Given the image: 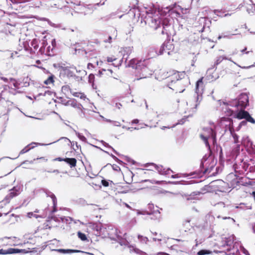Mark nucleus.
I'll return each mask as SVG.
<instances>
[{"instance_id": "393cba45", "label": "nucleus", "mask_w": 255, "mask_h": 255, "mask_svg": "<svg viewBox=\"0 0 255 255\" xmlns=\"http://www.w3.org/2000/svg\"><path fill=\"white\" fill-rule=\"evenodd\" d=\"M53 213H52V211H51L50 215H49V216L48 217L49 219H50L51 220H53L55 222H59L60 219L62 220V222H63V219H64L63 217H60V218L57 217L55 216L52 215Z\"/></svg>"}, {"instance_id": "49530a36", "label": "nucleus", "mask_w": 255, "mask_h": 255, "mask_svg": "<svg viewBox=\"0 0 255 255\" xmlns=\"http://www.w3.org/2000/svg\"><path fill=\"white\" fill-rule=\"evenodd\" d=\"M247 142L246 143V145L248 146H250V147L252 146L253 142L252 141H251V140L248 137H247ZM245 141H246V140H245L244 141V143L245 144H246Z\"/></svg>"}, {"instance_id": "39448f33", "label": "nucleus", "mask_w": 255, "mask_h": 255, "mask_svg": "<svg viewBox=\"0 0 255 255\" xmlns=\"http://www.w3.org/2000/svg\"><path fill=\"white\" fill-rule=\"evenodd\" d=\"M203 78L199 79L196 83V88L194 96L196 98V104L194 108L197 109L198 106L202 100V94L203 93Z\"/></svg>"}, {"instance_id": "6ab92c4d", "label": "nucleus", "mask_w": 255, "mask_h": 255, "mask_svg": "<svg viewBox=\"0 0 255 255\" xmlns=\"http://www.w3.org/2000/svg\"><path fill=\"white\" fill-rule=\"evenodd\" d=\"M132 51V47H126L124 48L123 53V56L122 60H125V62H126L128 59L129 55L131 53Z\"/></svg>"}, {"instance_id": "338daca9", "label": "nucleus", "mask_w": 255, "mask_h": 255, "mask_svg": "<svg viewBox=\"0 0 255 255\" xmlns=\"http://www.w3.org/2000/svg\"><path fill=\"white\" fill-rule=\"evenodd\" d=\"M139 122V120L138 119H134L132 121L131 123L132 124H137Z\"/></svg>"}, {"instance_id": "c756f323", "label": "nucleus", "mask_w": 255, "mask_h": 255, "mask_svg": "<svg viewBox=\"0 0 255 255\" xmlns=\"http://www.w3.org/2000/svg\"><path fill=\"white\" fill-rule=\"evenodd\" d=\"M225 59H227V57L226 56H221L217 57V59L215 63V64L216 65H219L223 60H225Z\"/></svg>"}, {"instance_id": "680f3d73", "label": "nucleus", "mask_w": 255, "mask_h": 255, "mask_svg": "<svg viewBox=\"0 0 255 255\" xmlns=\"http://www.w3.org/2000/svg\"><path fill=\"white\" fill-rule=\"evenodd\" d=\"M116 60V58H112V57H107V61L108 62H112Z\"/></svg>"}, {"instance_id": "e433bc0d", "label": "nucleus", "mask_w": 255, "mask_h": 255, "mask_svg": "<svg viewBox=\"0 0 255 255\" xmlns=\"http://www.w3.org/2000/svg\"><path fill=\"white\" fill-rule=\"evenodd\" d=\"M14 4L25 3L30 0H10Z\"/></svg>"}, {"instance_id": "a878e982", "label": "nucleus", "mask_w": 255, "mask_h": 255, "mask_svg": "<svg viewBox=\"0 0 255 255\" xmlns=\"http://www.w3.org/2000/svg\"><path fill=\"white\" fill-rule=\"evenodd\" d=\"M78 237L80 240L82 241H88V239L86 237V235L80 231L78 232L77 234Z\"/></svg>"}, {"instance_id": "0eeeda50", "label": "nucleus", "mask_w": 255, "mask_h": 255, "mask_svg": "<svg viewBox=\"0 0 255 255\" xmlns=\"http://www.w3.org/2000/svg\"><path fill=\"white\" fill-rule=\"evenodd\" d=\"M117 242L121 245L127 247L129 249L130 252H133L137 254H141L143 252L139 249L136 248L132 245H130L129 243L125 239L122 238L120 236H117Z\"/></svg>"}, {"instance_id": "dca6fc26", "label": "nucleus", "mask_w": 255, "mask_h": 255, "mask_svg": "<svg viewBox=\"0 0 255 255\" xmlns=\"http://www.w3.org/2000/svg\"><path fill=\"white\" fill-rule=\"evenodd\" d=\"M173 46L172 44H171L170 42H164L161 46L159 51V54L162 55L163 54L164 52H167V54L168 55L170 54V51L169 50H171L173 49Z\"/></svg>"}, {"instance_id": "c85d7f7f", "label": "nucleus", "mask_w": 255, "mask_h": 255, "mask_svg": "<svg viewBox=\"0 0 255 255\" xmlns=\"http://www.w3.org/2000/svg\"><path fill=\"white\" fill-rule=\"evenodd\" d=\"M101 142L102 143V144L105 146V147H108V148H111L112 149V150L117 155H119V153L113 148L112 147L111 145H110L109 144V143L106 142L105 141H104V140H101Z\"/></svg>"}, {"instance_id": "13d9d810", "label": "nucleus", "mask_w": 255, "mask_h": 255, "mask_svg": "<svg viewBox=\"0 0 255 255\" xmlns=\"http://www.w3.org/2000/svg\"><path fill=\"white\" fill-rule=\"evenodd\" d=\"M54 161H65V158H63L61 157H57L53 159Z\"/></svg>"}, {"instance_id": "4c0bfd02", "label": "nucleus", "mask_w": 255, "mask_h": 255, "mask_svg": "<svg viewBox=\"0 0 255 255\" xmlns=\"http://www.w3.org/2000/svg\"><path fill=\"white\" fill-rule=\"evenodd\" d=\"M70 105H71L72 106H73V107H77V104L76 101H67L66 102V103L65 104V105H66V106Z\"/></svg>"}, {"instance_id": "e2e57ef3", "label": "nucleus", "mask_w": 255, "mask_h": 255, "mask_svg": "<svg viewBox=\"0 0 255 255\" xmlns=\"http://www.w3.org/2000/svg\"><path fill=\"white\" fill-rule=\"evenodd\" d=\"M112 37L111 36H109L108 38L106 40H105L104 41L105 42H109L110 43L112 42Z\"/></svg>"}, {"instance_id": "de8ad7c7", "label": "nucleus", "mask_w": 255, "mask_h": 255, "mask_svg": "<svg viewBox=\"0 0 255 255\" xmlns=\"http://www.w3.org/2000/svg\"><path fill=\"white\" fill-rule=\"evenodd\" d=\"M93 228L97 231H99L101 230V226L100 225H98V224H94L93 225Z\"/></svg>"}, {"instance_id": "c9c22d12", "label": "nucleus", "mask_w": 255, "mask_h": 255, "mask_svg": "<svg viewBox=\"0 0 255 255\" xmlns=\"http://www.w3.org/2000/svg\"><path fill=\"white\" fill-rule=\"evenodd\" d=\"M31 45L34 49H37L38 48V41L36 39L32 40L31 42Z\"/></svg>"}, {"instance_id": "bb28decb", "label": "nucleus", "mask_w": 255, "mask_h": 255, "mask_svg": "<svg viewBox=\"0 0 255 255\" xmlns=\"http://www.w3.org/2000/svg\"><path fill=\"white\" fill-rule=\"evenodd\" d=\"M247 117L245 120H247V122H250L252 124H255V120L251 116L250 113L248 112L246 113Z\"/></svg>"}, {"instance_id": "2eb2a0df", "label": "nucleus", "mask_w": 255, "mask_h": 255, "mask_svg": "<svg viewBox=\"0 0 255 255\" xmlns=\"http://www.w3.org/2000/svg\"><path fill=\"white\" fill-rule=\"evenodd\" d=\"M70 68L68 66H67L66 68H63V70L62 71V72H61L59 74H60V77H67L68 78H71V77H76V78H78V76H76L74 74V72L73 71H72L70 69Z\"/></svg>"}, {"instance_id": "603ef678", "label": "nucleus", "mask_w": 255, "mask_h": 255, "mask_svg": "<svg viewBox=\"0 0 255 255\" xmlns=\"http://www.w3.org/2000/svg\"><path fill=\"white\" fill-rule=\"evenodd\" d=\"M114 158H113L116 161H117L119 164L121 165H123L125 164L123 161L119 159L118 158H117L116 156H114Z\"/></svg>"}, {"instance_id": "58836bf2", "label": "nucleus", "mask_w": 255, "mask_h": 255, "mask_svg": "<svg viewBox=\"0 0 255 255\" xmlns=\"http://www.w3.org/2000/svg\"><path fill=\"white\" fill-rule=\"evenodd\" d=\"M247 124V121L245 119V120L242 121L241 122H240V123L239 124L238 127L237 128V130H239L241 129V128L243 127V126H246Z\"/></svg>"}, {"instance_id": "09e8293b", "label": "nucleus", "mask_w": 255, "mask_h": 255, "mask_svg": "<svg viewBox=\"0 0 255 255\" xmlns=\"http://www.w3.org/2000/svg\"><path fill=\"white\" fill-rule=\"evenodd\" d=\"M102 184L104 187H108L109 186V182L108 180H106V179H103L101 181Z\"/></svg>"}, {"instance_id": "423d86ee", "label": "nucleus", "mask_w": 255, "mask_h": 255, "mask_svg": "<svg viewBox=\"0 0 255 255\" xmlns=\"http://www.w3.org/2000/svg\"><path fill=\"white\" fill-rule=\"evenodd\" d=\"M128 66L141 71V72H145L147 69L145 64V60H137L134 58L129 61Z\"/></svg>"}, {"instance_id": "6e6d98bb", "label": "nucleus", "mask_w": 255, "mask_h": 255, "mask_svg": "<svg viewBox=\"0 0 255 255\" xmlns=\"http://www.w3.org/2000/svg\"><path fill=\"white\" fill-rule=\"evenodd\" d=\"M112 166L113 170H114L115 171H118L121 170L120 167L116 164H113Z\"/></svg>"}, {"instance_id": "b1692460", "label": "nucleus", "mask_w": 255, "mask_h": 255, "mask_svg": "<svg viewBox=\"0 0 255 255\" xmlns=\"http://www.w3.org/2000/svg\"><path fill=\"white\" fill-rule=\"evenodd\" d=\"M212 253V251L209 250L203 249L197 252V255H210Z\"/></svg>"}, {"instance_id": "1a4fd4ad", "label": "nucleus", "mask_w": 255, "mask_h": 255, "mask_svg": "<svg viewBox=\"0 0 255 255\" xmlns=\"http://www.w3.org/2000/svg\"><path fill=\"white\" fill-rule=\"evenodd\" d=\"M24 249H19L15 248H9L7 250L0 249V255L14 254L18 253H26Z\"/></svg>"}, {"instance_id": "cd10ccee", "label": "nucleus", "mask_w": 255, "mask_h": 255, "mask_svg": "<svg viewBox=\"0 0 255 255\" xmlns=\"http://www.w3.org/2000/svg\"><path fill=\"white\" fill-rule=\"evenodd\" d=\"M54 76L53 75H50L46 80L44 81V83L46 85H48L50 83H53Z\"/></svg>"}, {"instance_id": "79ce46f5", "label": "nucleus", "mask_w": 255, "mask_h": 255, "mask_svg": "<svg viewBox=\"0 0 255 255\" xmlns=\"http://www.w3.org/2000/svg\"><path fill=\"white\" fill-rule=\"evenodd\" d=\"M138 239L139 240H140L141 242H142V243H146L148 241V239L147 237H143L141 235H138Z\"/></svg>"}, {"instance_id": "a18cd8bd", "label": "nucleus", "mask_w": 255, "mask_h": 255, "mask_svg": "<svg viewBox=\"0 0 255 255\" xmlns=\"http://www.w3.org/2000/svg\"><path fill=\"white\" fill-rule=\"evenodd\" d=\"M9 25H10L8 23H4V24H2L1 22H0V27L1 26H4V28L5 31H8L10 32V30L9 29Z\"/></svg>"}, {"instance_id": "7c9ffc66", "label": "nucleus", "mask_w": 255, "mask_h": 255, "mask_svg": "<svg viewBox=\"0 0 255 255\" xmlns=\"http://www.w3.org/2000/svg\"><path fill=\"white\" fill-rule=\"evenodd\" d=\"M94 79H95V75L93 74H90L88 77V81L90 83H91L92 84V86L93 87H94Z\"/></svg>"}, {"instance_id": "a211bd4d", "label": "nucleus", "mask_w": 255, "mask_h": 255, "mask_svg": "<svg viewBox=\"0 0 255 255\" xmlns=\"http://www.w3.org/2000/svg\"><path fill=\"white\" fill-rule=\"evenodd\" d=\"M190 220L189 219L184 220L182 222V228L180 229L181 232H188L192 229L190 225Z\"/></svg>"}, {"instance_id": "3c124183", "label": "nucleus", "mask_w": 255, "mask_h": 255, "mask_svg": "<svg viewBox=\"0 0 255 255\" xmlns=\"http://www.w3.org/2000/svg\"><path fill=\"white\" fill-rule=\"evenodd\" d=\"M114 158H113L116 161H117L119 164L121 165H123L125 164L123 161L119 159L118 158H117L116 156H114Z\"/></svg>"}, {"instance_id": "69168bd1", "label": "nucleus", "mask_w": 255, "mask_h": 255, "mask_svg": "<svg viewBox=\"0 0 255 255\" xmlns=\"http://www.w3.org/2000/svg\"><path fill=\"white\" fill-rule=\"evenodd\" d=\"M113 123L114 125L115 126L120 127L121 126V124L119 122L113 121Z\"/></svg>"}, {"instance_id": "052dcab7", "label": "nucleus", "mask_w": 255, "mask_h": 255, "mask_svg": "<svg viewBox=\"0 0 255 255\" xmlns=\"http://www.w3.org/2000/svg\"><path fill=\"white\" fill-rule=\"evenodd\" d=\"M168 77L169 78V83H168V86L169 87V88L170 89H172V90H173V88H172L170 86H172V84L173 83H171V77H170V74H169L168 76Z\"/></svg>"}, {"instance_id": "9d476101", "label": "nucleus", "mask_w": 255, "mask_h": 255, "mask_svg": "<svg viewBox=\"0 0 255 255\" xmlns=\"http://www.w3.org/2000/svg\"><path fill=\"white\" fill-rule=\"evenodd\" d=\"M20 188L17 187H14L10 190L9 193L4 198L6 203H9L10 200L13 197L17 196L19 193Z\"/></svg>"}, {"instance_id": "473e14b6", "label": "nucleus", "mask_w": 255, "mask_h": 255, "mask_svg": "<svg viewBox=\"0 0 255 255\" xmlns=\"http://www.w3.org/2000/svg\"><path fill=\"white\" fill-rule=\"evenodd\" d=\"M76 134L77 135V136L79 137V138L82 141L85 142H87V140L86 138L83 135L81 134L79 132L76 131Z\"/></svg>"}, {"instance_id": "f8f14e48", "label": "nucleus", "mask_w": 255, "mask_h": 255, "mask_svg": "<svg viewBox=\"0 0 255 255\" xmlns=\"http://www.w3.org/2000/svg\"><path fill=\"white\" fill-rule=\"evenodd\" d=\"M173 74H170L171 77V84L176 83V82L183 79L185 75L184 72H179L178 71H173Z\"/></svg>"}, {"instance_id": "4468645a", "label": "nucleus", "mask_w": 255, "mask_h": 255, "mask_svg": "<svg viewBox=\"0 0 255 255\" xmlns=\"http://www.w3.org/2000/svg\"><path fill=\"white\" fill-rule=\"evenodd\" d=\"M43 192L46 194L47 197H50L52 200L53 209L52 210V213H55L56 212V205H57V198L55 195L51 191L46 189H43Z\"/></svg>"}, {"instance_id": "8fccbe9b", "label": "nucleus", "mask_w": 255, "mask_h": 255, "mask_svg": "<svg viewBox=\"0 0 255 255\" xmlns=\"http://www.w3.org/2000/svg\"><path fill=\"white\" fill-rule=\"evenodd\" d=\"M58 70L59 71V73L62 72L63 70V68H66L67 66H65L64 64H58Z\"/></svg>"}, {"instance_id": "f3484780", "label": "nucleus", "mask_w": 255, "mask_h": 255, "mask_svg": "<svg viewBox=\"0 0 255 255\" xmlns=\"http://www.w3.org/2000/svg\"><path fill=\"white\" fill-rule=\"evenodd\" d=\"M34 6L35 7H38V8L42 7H44L48 10H50L52 8H53V7L58 8L57 6V4L56 3H47H47H43L41 1L35 3L34 4Z\"/></svg>"}, {"instance_id": "412c9836", "label": "nucleus", "mask_w": 255, "mask_h": 255, "mask_svg": "<svg viewBox=\"0 0 255 255\" xmlns=\"http://www.w3.org/2000/svg\"><path fill=\"white\" fill-rule=\"evenodd\" d=\"M65 162L68 164L71 168L76 166L77 160L75 158H65Z\"/></svg>"}, {"instance_id": "f257e3e1", "label": "nucleus", "mask_w": 255, "mask_h": 255, "mask_svg": "<svg viewBox=\"0 0 255 255\" xmlns=\"http://www.w3.org/2000/svg\"><path fill=\"white\" fill-rule=\"evenodd\" d=\"M217 163V160H215L210 154H205L201 160L200 168L201 171L197 176H202L203 175L210 173Z\"/></svg>"}, {"instance_id": "5fc2aeb1", "label": "nucleus", "mask_w": 255, "mask_h": 255, "mask_svg": "<svg viewBox=\"0 0 255 255\" xmlns=\"http://www.w3.org/2000/svg\"><path fill=\"white\" fill-rule=\"evenodd\" d=\"M62 90L63 92L64 91H68L69 89H70L69 86L68 85H64L62 87Z\"/></svg>"}, {"instance_id": "864d4df0", "label": "nucleus", "mask_w": 255, "mask_h": 255, "mask_svg": "<svg viewBox=\"0 0 255 255\" xmlns=\"http://www.w3.org/2000/svg\"><path fill=\"white\" fill-rule=\"evenodd\" d=\"M185 119H181L180 120V121H179V122L176 123V124L174 125L173 126L171 127V128H174L175 127L176 125H178V124H180V125H182L184 123H185Z\"/></svg>"}, {"instance_id": "72a5a7b5", "label": "nucleus", "mask_w": 255, "mask_h": 255, "mask_svg": "<svg viewBox=\"0 0 255 255\" xmlns=\"http://www.w3.org/2000/svg\"><path fill=\"white\" fill-rule=\"evenodd\" d=\"M231 133L234 138V142L235 143H239V136L236 133H235L234 131H232V130H231Z\"/></svg>"}, {"instance_id": "9b49d317", "label": "nucleus", "mask_w": 255, "mask_h": 255, "mask_svg": "<svg viewBox=\"0 0 255 255\" xmlns=\"http://www.w3.org/2000/svg\"><path fill=\"white\" fill-rule=\"evenodd\" d=\"M149 165L154 166V167L160 174H167L169 171H171L173 172L170 168H168L167 170H165V169L164 168L162 165H157L153 163H147L144 164V166L145 167H148Z\"/></svg>"}, {"instance_id": "a19ab883", "label": "nucleus", "mask_w": 255, "mask_h": 255, "mask_svg": "<svg viewBox=\"0 0 255 255\" xmlns=\"http://www.w3.org/2000/svg\"><path fill=\"white\" fill-rule=\"evenodd\" d=\"M176 5V4H174L173 5H169L168 6L164 7V8L168 10V12H173L174 11V10L173 9L174 7Z\"/></svg>"}, {"instance_id": "f704fd0d", "label": "nucleus", "mask_w": 255, "mask_h": 255, "mask_svg": "<svg viewBox=\"0 0 255 255\" xmlns=\"http://www.w3.org/2000/svg\"><path fill=\"white\" fill-rule=\"evenodd\" d=\"M221 12V10H219V9H215L214 10V13L216 14L217 16H219V17H226V16H230L231 15V13H227L224 15H220V14H217V12Z\"/></svg>"}, {"instance_id": "ddd939ff", "label": "nucleus", "mask_w": 255, "mask_h": 255, "mask_svg": "<svg viewBox=\"0 0 255 255\" xmlns=\"http://www.w3.org/2000/svg\"><path fill=\"white\" fill-rule=\"evenodd\" d=\"M54 251L59 252V253H62V254H71V253H81L82 254L88 255H94L92 253L85 252H83V251H82L80 250H78L60 249L54 250Z\"/></svg>"}, {"instance_id": "5701e85b", "label": "nucleus", "mask_w": 255, "mask_h": 255, "mask_svg": "<svg viewBox=\"0 0 255 255\" xmlns=\"http://www.w3.org/2000/svg\"><path fill=\"white\" fill-rule=\"evenodd\" d=\"M160 214V213L159 210H157L156 212L153 211V212H149L147 211L137 210V215H145V214H147V215H152V214H158L159 216Z\"/></svg>"}, {"instance_id": "4be33fe9", "label": "nucleus", "mask_w": 255, "mask_h": 255, "mask_svg": "<svg viewBox=\"0 0 255 255\" xmlns=\"http://www.w3.org/2000/svg\"><path fill=\"white\" fill-rule=\"evenodd\" d=\"M201 194L200 192L199 191H194L192 192L190 195H184L185 197L186 198L187 200H193L195 199V196L197 195H199Z\"/></svg>"}, {"instance_id": "aec40b11", "label": "nucleus", "mask_w": 255, "mask_h": 255, "mask_svg": "<svg viewBox=\"0 0 255 255\" xmlns=\"http://www.w3.org/2000/svg\"><path fill=\"white\" fill-rule=\"evenodd\" d=\"M170 26L169 21L167 19H164L162 21V30L161 31V34L164 35L165 34H167V28Z\"/></svg>"}, {"instance_id": "4d7b16f0", "label": "nucleus", "mask_w": 255, "mask_h": 255, "mask_svg": "<svg viewBox=\"0 0 255 255\" xmlns=\"http://www.w3.org/2000/svg\"><path fill=\"white\" fill-rule=\"evenodd\" d=\"M249 171L251 173H254L255 172V166H251L249 167Z\"/></svg>"}, {"instance_id": "0e129e2a", "label": "nucleus", "mask_w": 255, "mask_h": 255, "mask_svg": "<svg viewBox=\"0 0 255 255\" xmlns=\"http://www.w3.org/2000/svg\"><path fill=\"white\" fill-rule=\"evenodd\" d=\"M103 71H105L106 70L104 69H103L102 70H99L98 72V73L97 74V76H98L99 77H101L102 75H103V72H102Z\"/></svg>"}, {"instance_id": "6e6552de", "label": "nucleus", "mask_w": 255, "mask_h": 255, "mask_svg": "<svg viewBox=\"0 0 255 255\" xmlns=\"http://www.w3.org/2000/svg\"><path fill=\"white\" fill-rule=\"evenodd\" d=\"M61 139H64L65 141L66 140H68L69 142H70V140L68 138L65 137H62L60 138H59V139L57 140L56 141H53V142H52L51 143H48V144L40 143H38V142H32L31 143H30V144H28L27 145H26L24 148H23L20 151L19 155L23 154H24L25 153L27 152L30 149H33L34 147V146H31V145H41V146H45V145H47L51 144H52L53 143H55L57 141H59V140H60Z\"/></svg>"}, {"instance_id": "2f4dec72", "label": "nucleus", "mask_w": 255, "mask_h": 255, "mask_svg": "<svg viewBox=\"0 0 255 255\" xmlns=\"http://www.w3.org/2000/svg\"><path fill=\"white\" fill-rule=\"evenodd\" d=\"M27 216L29 218H31L32 217H34L36 219L38 218H42V217L40 215H36L33 212H28L27 214Z\"/></svg>"}, {"instance_id": "37998d69", "label": "nucleus", "mask_w": 255, "mask_h": 255, "mask_svg": "<svg viewBox=\"0 0 255 255\" xmlns=\"http://www.w3.org/2000/svg\"><path fill=\"white\" fill-rule=\"evenodd\" d=\"M52 94H55V93L51 91H49V90H46L44 92V94H42V93H39L38 94L39 96H41V95H43V96H46L47 95H52Z\"/></svg>"}, {"instance_id": "f03ea898", "label": "nucleus", "mask_w": 255, "mask_h": 255, "mask_svg": "<svg viewBox=\"0 0 255 255\" xmlns=\"http://www.w3.org/2000/svg\"><path fill=\"white\" fill-rule=\"evenodd\" d=\"M249 99L248 95L246 93H241L238 99H235L226 105L232 107H236L238 109H245L249 105Z\"/></svg>"}, {"instance_id": "c03bdc74", "label": "nucleus", "mask_w": 255, "mask_h": 255, "mask_svg": "<svg viewBox=\"0 0 255 255\" xmlns=\"http://www.w3.org/2000/svg\"><path fill=\"white\" fill-rule=\"evenodd\" d=\"M147 208L149 210V211H148L149 212H153V211L156 212L157 210H153L154 208V205L152 203H149L148 204Z\"/></svg>"}, {"instance_id": "ea45409f", "label": "nucleus", "mask_w": 255, "mask_h": 255, "mask_svg": "<svg viewBox=\"0 0 255 255\" xmlns=\"http://www.w3.org/2000/svg\"><path fill=\"white\" fill-rule=\"evenodd\" d=\"M124 159L128 162L131 163L132 164L134 165L135 163V161L133 160V159H131L130 157L125 156H124Z\"/></svg>"}, {"instance_id": "7ed1b4c3", "label": "nucleus", "mask_w": 255, "mask_h": 255, "mask_svg": "<svg viewBox=\"0 0 255 255\" xmlns=\"http://www.w3.org/2000/svg\"><path fill=\"white\" fill-rule=\"evenodd\" d=\"M204 133L201 134L200 136L204 141L206 146L208 147V150L211 152V146L208 142L209 138H212L214 145L216 144V132L214 129L210 127L203 128Z\"/></svg>"}, {"instance_id": "bf43d9fd", "label": "nucleus", "mask_w": 255, "mask_h": 255, "mask_svg": "<svg viewBox=\"0 0 255 255\" xmlns=\"http://www.w3.org/2000/svg\"><path fill=\"white\" fill-rule=\"evenodd\" d=\"M223 220L229 219V220H230L233 222V223H235V220L233 218L229 217H223Z\"/></svg>"}, {"instance_id": "774afa93", "label": "nucleus", "mask_w": 255, "mask_h": 255, "mask_svg": "<svg viewBox=\"0 0 255 255\" xmlns=\"http://www.w3.org/2000/svg\"><path fill=\"white\" fill-rule=\"evenodd\" d=\"M0 78L6 83L8 82V79L7 78L1 77Z\"/></svg>"}, {"instance_id": "20e7f679", "label": "nucleus", "mask_w": 255, "mask_h": 255, "mask_svg": "<svg viewBox=\"0 0 255 255\" xmlns=\"http://www.w3.org/2000/svg\"><path fill=\"white\" fill-rule=\"evenodd\" d=\"M223 104L225 106V108H223V112L225 113L226 116L230 117L234 115V117L235 118L239 120L246 119L247 115H246V113H248V112L245 111V109H240V111L234 113V111L230 109L228 105H226V102H223Z\"/></svg>"}]
</instances>
